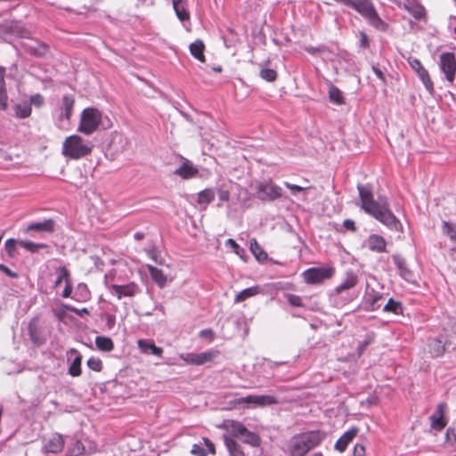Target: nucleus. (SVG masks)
<instances>
[{
    "instance_id": "nucleus-1",
    "label": "nucleus",
    "mask_w": 456,
    "mask_h": 456,
    "mask_svg": "<svg viewBox=\"0 0 456 456\" xmlns=\"http://www.w3.org/2000/svg\"><path fill=\"white\" fill-rule=\"evenodd\" d=\"M357 188L362 208L388 228L396 230L400 223L390 210L387 200L386 199L375 200L371 190L367 186L358 185Z\"/></svg>"
},
{
    "instance_id": "nucleus-2",
    "label": "nucleus",
    "mask_w": 456,
    "mask_h": 456,
    "mask_svg": "<svg viewBox=\"0 0 456 456\" xmlns=\"http://www.w3.org/2000/svg\"><path fill=\"white\" fill-rule=\"evenodd\" d=\"M324 437L325 434L320 430L297 435L290 440L289 452L291 456H305L311 449L318 446Z\"/></svg>"
},
{
    "instance_id": "nucleus-3",
    "label": "nucleus",
    "mask_w": 456,
    "mask_h": 456,
    "mask_svg": "<svg viewBox=\"0 0 456 456\" xmlns=\"http://www.w3.org/2000/svg\"><path fill=\"white\" fill-rule=\"evenodd\" d=\"M94 144L78 134H71L62 142L61 154L70 159H80L87 157L93 151Z\"/></svg>"
},
{
    "instance_id": "nucleus-4",
    "label": "nucleus",
    "mask_w": 456,
    "mask_h": 456,
    "mask_svg": "<svg viewBox=\"0 0 456 456\" xmlns=\"http://www.w3.org/2000/svg\"><path fill=\"white\" fill-rule=\"evenodd\" d=\"M279 402L276 397L267 395H249L228 402V410L263 408L265 406L277 404Z\"/></svg>"
},
{
    "instance_id": "nucleus-5",
    "label": "nucleus",
    "mask_w": 456,
    "mask_h": 456,
    "mask_svg": "<svg viewBox=\"0 0 456 456\" xmlns=\"http://www.w3.org/2000/svg\"><path fill=\"white\" fill-rule=\"evenodd\" d=\"M102 121V113L94 107H88L82 110L77 126V131L86 135H91L96 132Z\"/></svg>"
},
{
    "instance_id": "nucleus-6",
    "label": "nucleus",
    "mask_w": 456,
    "mask_h": 456,
    "mask_svg": "<svg viewBox=\"0 0 456 456\" xmlns=\"http://www.w3.org/2000/svg\"><path fill=\"white\" fill-rule=\"evenodd\" d=\"M439 68L446 81L453 85L456 79V56L453 53H442L439 56Z\"/></svg>"
},
{
    "instance_id": "nucleus-7",
    "label": "nucleus",
    "mask_w": 456,
    "mask_h": 456,
    "mask_svg": "<svg viewBox=\"0 0 456 456\" xmlns=\"http://www.w3.org/2000/svg\"><path fill=\"white\" fill-rule=\"evenodd\" d=\"M334 273V267H312L303 273V277L308 284H320L330 279Z\"/></svg>"
},
{
    "instance_id": "nucleus-8",
    "label": "nucleus",
    "mask_w": 456,
    "mask_h": 456,
    "mask_svg": "<svg viewBox=\"0 0 456 456\" xmlns=\"http://www.w3.org/2000/svg\"><path fill=\"white\" fill-rule=\"evenodd\" d=\"M282 195L281 188L272 181L262 182L256 187V196L263 201H273Z\"/></svg>"
},
{
    "instance_id": "nucleus-9",
    "label": "nucleus",
    "mask_w": 456,
    "mask_h": 456,
    "mask_svg": "<svg viewBox=\"0 0 456 456\" xmlns=\"http://www.w3.org/2000/svg\"><path fill=\"white\" fill-rule=\"evenodd\" d=\"M219 355V351L210 350L200 354L188 353L181 354L180 358L191 365H203L207 362H213Z\"/></svg>"
},
{
    "instance_id": "nucleus-10",
    "label": "nucleus",
    "mask_w": 456,
    "mask_h": 456,
    "mask_svg": "<svg viewBox=\"0 0 456 456\" xmlns=\"http://www.w3.org/2000/svg\"><path fill=\"white\" fill-rule=\"evenodd\" d=\"M408 62L411 68L418 74L419 79L423 83L426 90L433 95L435 93L434 83L429 76L428 71L424 68L419 60L416 58L409 59Z\"/></svg>"
},
{
    "instance_id": "nucleus-11",
    "label": "nucleus",
    "mask_w": 456,
    "mask_h": 456,
    "mask_svg": "<svg viewBox=\"0 0 456 456\" xmlns=\"http://www.w3.org/2000/svg\"><path fill=\"white\" fill-rule=\"evenodd\" d=\"M350 7L354 8L373 24H375L376 21L380 20L372 3L370 0L352 1Z\"/></svg>"
},
{
    "instance_id": "nucleus-12",
    "label": "nucleus",
    "mask_w": 456,
    "mask_h": 456,
    "mask_svg": "<svg viewBox=\"0 0 456 456\" xmlns=\"http://www.w3.org/2000/svg\"><path fill=\"white\" fill-rule=\"evenodd\" d=\"M76 104V100L74 95L72 94H65L61 98V105L59 107V116L58 120L60 122L67 121L69 122L72 115L73 110Z\"/></svg>"
},
{
    "instance_id": "nucleus-13",
    "label": "nucleus",
    "mask_w": 456,
    "mask_h": 456,
    "mask_svg": "<svg viewBox=\"0 0 456 456\" xmlns=\"http://www.w3.org/2000/svg\"><path fill=\"white\" fill-rule=\"evenodd\" d=\"M447 407L446 403H439L436 406V410L434 414L430 416V426L431 428L436 431L443 430L446 425L447 420L445 418V409Z\"/></svg>"
},
{
    "instance_id": "nucleus-14",
    "label": "nucleus",
    "mask_w": 456,
    "mask_h": 456,
    "mask_svg": "<svg viewBox=\"0 0 456 456\" xmlns=\"http://www.w3.org/2000/svg\"><path fill=\"white\" fill-rule=\"evenodd\" d=\"M28 335L30 340L35 346H42L45 343L46 338L42 327L39 325L38 319L34 318L28 323Z\"/></svg>"
},
{
    "instance_id": "nucleus-15",
    "label": "nucleus",
    "mask_w": 456,
    "mask_h": 456,
    "mask_svg": "<svg viewBox=\"0 0 456 456\" xmlns=\"http://www.w3.org/2000/svg\"><path fill=\"white\" fill-rule=\"evenodd\" d=\"M65 445L64 439L60 434L53 435L45 444L43 452L45 453H60Z\"/></svg>"
},
{
    "instance_id": "nucleus-16",
    "label": "nucleus",
    "mask_w": 456,
    "mask_h": 456,
    "mask_svg": "<svg viewBox=\"0 0 456 456\" xmlns=\"http://www.w3.org/2000/svg\"><path fill=\"white\" fill-rule=\"evenodd\" d=\"M139 290L138 285L134 282H130L126 285H111L110 291L118 299L125 297H134Z\"/></svg>"
},
{
    "instance_id": "nucleus-17",
    "label": "nucleus",
    "mask_w": 456,
    "mask_h": 456,
    "mask_svg": "<svg viewBox=\"0 0 456 456\" xmlns=\"http://www.w3.org/2000/svg\"><path fill=\"white\" fill-rule=\"evenodd\" d=\"M365 245L369 250L376 253L387 252V241L379 234H371L365 240Z\"/></svg>"
},
{
    "instance_id": "nucleus-18",
    "label": "nucleus",
    "mask_w": 456,
    "mask_h": 456,
    "mask_svg": "<svg viewBox=\"0 0 456 456\" xmlns=\"http://www.w3.org/2000/svg\"><path fill=\"white\" fill-rule=\"evenodd\" d=\"M174 174L182 179L188 180L198 175L199 169L188 159L175 170Z\"/></svg>"
},
{
    "instance_id": "nucleus-19",
    "label": "nucleus",
    "mask_w": 456,
    "mask_h": 456,
    "mask_svg": "<svg viewBox=\"0 0 456 456\" xmlns=\"http://www.w3.org/2000/svg\"><path fill=\"white\" fill-rule=\"evenodd\" d=\"M358 433L359 428L357 427L351 428L338 439L335 444V449L339 452H344L347 448V445L353 441Z\"/></svg>"
},
{
    "instance_id": "nucleus-20",
    "label": "nucleus",
    "mask_w": 456,
    "mask_h": 456,
    "mask_svg": "<svg viewBox=\"0 0 456 456\" xmlns=\"http://www.w3.org/2000/svg\"><path fill=\"white\" fill-rule=\"evenodd\" d=\"M55 229V222L53 219H47L43 222L29 224L26 232H48L52 233Z\"/></svg>"
},
{
    "instance_id": "nucleus-21",
    "label": "nucleus",
    "mask_w": 456,
    "mask_h": 456,
    "mask_svg": "<svg viewBox=\"0 0 456 456\" xmlns=\"http://www.w3.org/2000/svg\"><path fill=\"white\" fill-rule=\"evenodd\" d=\"M222 428L226 430L233 437L239 438L240 436H243L247 428L238 420L228 419L223 423Z\"/></svg>"
},
{
    "instance_id": "nucleus-22",
    "label": "nucleus",
    "mask_w": 456,
    "mask_h": 456,
    "mask_svg": "<svg viewBox=\"0 0 456 456\" xmlns=\"http://www.w3.org/2000/svg\"><path fill=\"white\" fill-rule=\"evenodd\" d=\"M403 8L409 12L416 20H422L426 18L425 7L417 1H406L403 4Z\"/></svg>"
},
{
    "instance_id": "nucleus-23",
    "label": "nucleus",
    "mask_w": 456,
    "mask_h": 456,
    "mask_svg": "<svg viewBox=\"0 0 456 456\" xmlns=\"http://www.w3.org/2000/svg\"><path fill=\"white\" fill-rule=\"evenodd\" d=\"M138 347L143 354H151L160 357L163 354V349L157 346L153 341L149 339H139L137 341Z\"/></svg>"
},
{
    "instance_id": "nucleus-24",
    "label": "nucleus",
    "mask_w": 456,
    "mask_h": 456,
    "mask_svg": "<svg viewBox=\"0 0 456 456\" xmlns=\"http://www.w3.org/2000/svg\"><path fill=\"white\" fill-rule=\"evenodd\" d=\"M68 354H76L72 363L69 368V374L72 377H79L82 373L81 363H82V355L75 348H71L68 351Z\"/></svg>"
},
{
    "instance_id": "nucleus-25",
    "label": "nucleus",
    "mask_w": 456,
    "mask_h": 456,
    "mask_svg": "<svg viewBox=\"0 0 456 456\" xmlns=\"http://www.w3.org/2000/svg\"><path fill=\"white\" fill-rule=\"evenodd\" d=\"M223 438L230 456H246L242 447L233 437L224 435Z\"/></svg>"
},
{
    "instance_id": "nucleus-26",
    "label": "nucleus",
    "mask_w": 456,
    "mask_h": 456,
    "mask_svg": "<svg viewBox=\"0 0 456 456\" xmlns=\"http://www.w3.org/2000/svg\"><path fill=\"white\" fill-rule=\"evenodd\" d=\"M394 263L396 265V267L399 270L400 276L404 279L405 281H410L413 278V273L411 270L408 269L406 266L405 260L401 257L400 256H393Z\"/></svg>"
},
{
    "instance_id": "nucleus-27",
    "label": "nucleus",
    "mask_w": 456,
    "mask_h": 456,
    "mask_svg": "<svg viewBox=\"0 0 456 456\" xmlns=\"http://www.w3.org/2000/svg\"><path fill=\"white\" fill-rule=\"evenodd\" d=\"M173 8L177 18L181 21H185L190 20V12L187 10V5L185 0H173Z\"/></svg>"
},
{
    "instance_id": "nucleus-28",
    "label": "nucleus",
    "mask_w": 456,
    "mask_h": 456,
    "mask_svg": "<svg viewBox=\"0 0 456 456\" xmlns=\"http://www.w3.org/2000/svg\"><path fill=\"white\" fill-rule=\"evenodd\" d=\"M204 51L205 45L202 40L198 39L190 45L191 54L200 62L206 61Z\"/></svg>"
},
{
    "instance_id": "nucleus-29",
    "label": "nucleus",
    "mask_w": 456,
    "mask_h": 456,
    "mask_svg": "<svg viewBox=\"0 0 456 456\" xmlns=\"http://www.w3.org/2000/svg\"><path fill=\"white\" fill-rule=\"evenodd\" d=\"M261 289L259 286H252L241 290L239 294L236 295L234 298L235 303H241L247 300L249 297H255L260 294Z\"/></svg>"
},
{
    "instance_id": "nucleus-30",
    "label": "nucleus",
    "mask_w": 456,
    "mask_h": 456,
    "mask_svg": "<svg viewBox=\"0 0 456 456\" xmlns=\"http://www.w3.org/2000/svg\"><path fill=\"white\" fill-rule=\"evenodd\" d=\"M239 438H240L244 444H248L253 447H258L261 444L260 436L248 428L245 429L243 436H240Z\"/></svg>"
},
{
    "instance_id": "nucleus-31",
    "label": "nucleus",
    "mask_w": 456,
    "mask_h": 456,
    "mask_svg": "<svg viewBox=\"0 0 456 456\" xmlns=\"http://www.w3.org/2000/svg\"><path fill=\"white\" fill-rule=\"evenodd\" d=\"M96 347L102 352H110L114 348V342L110 338L98 336L95 338Z\"/></svg>"
},
{
    "instance_id": "nucleus-32",
    "label": "nucleus",
    "mask_w": 456,
    "mask_h": 456,
    "mask_svg": "<svg viewBox=\"0 0 456 456\" xmlns=\"http://www.w3.org/2000/svg\"><path fill=\"white\" fill-rule=\"evenodd\" d=\"M215 200V191L211 188H207L198 193L197 202L205 207Z\"/></svg>"
},
{
    "instance_id": "nucleus-33",
    "label": "nucleus",
    "mask_w": 456,
    "mask_h": 456,
    "mask_svg": "<svg viewBox=\"0 0 456 456\" xmlns=\"http://www.w3.org/2000/svg\"><path fill=\"white\" fill-rule=\"evenodd\" d=\"M428 347L433 357L442 356L445 352V344L439 338L434 339Z\"/></svg>"
},
{
    "instance_id": "nucleus-34",
    "label": "nucleus",
    "mask_w": 456,
    "mask_h": 456,
    "mask_svg": "<svg viewBox=\"0 0 456 456\" xmlns=\"http://www.w3.org/2000/svg\"><path fill=\"white\" fill-rule=\"evenodd\" d=\"M250 250L258 261H265L268 257L267 253L262 248L256 239L250 240Z\"/></svg>"
},
{
    "instance_id": "nucleus-35",
    "label": "nucleus",
    "mask_w": 456,
    "mask_h": 456,
    "mask_svg": "<svg viewBox=\"0 0 456 456\" xmlns=\"http://www.w3.org/2000/svg\"><path fill=\"white\" fill-rule=\"evenodd\" d=\"M357 282L358 279L356 275L350 273L346 276L344 281L336 288V292L339 294L344 290L350 289L354 288Z\"/></svg>"
},
{
    "instance_id": "nucleus-36",
    "label": "nucleus",
    "mask_w": 456,
    "mask_h": 456,
    "mask_svg": "<svg viewBox=\"0 0 456 456\" xmlns=\"http://www.w3.org/2000/svg\"><path fill=\"white\" fill-rule=\"evenodd\" d=\"M149 272H150V274H151V277L152 278V280L159 286V287H164L167 283V277L166 275L164 274V273L162 272V270L157 268V267H153V266H150L149 268Z\"/></svg>"
},
{
    "instance_id": "nucleus-37",
    "label": "nucleus",
    "mask_w": 456,
    "mask_h": 456,
    "mask_svg": "<svg viewBox=\"0 0 456 456\" xmlns=\"http://www.w3.org/2000/svg\"><path fill=\"white\" fill-rule=\"evenodd\" d=\"M329 98L330 102L336 104L341 105L345 103L342 92L334 85H330L329 87Z\"/></svg>"
},
{
    "instance_id": "nucleus-38",
    "label": "nucleus",
    "mask_w": 456,
    "mask_h": 456,
    "mask_svg": "<svg viewBox=\"0 0 456 456\" xmlns=\"http://www.w3.org/2000/svg\"><path fill=\"white\" fill-rule=\"evenodd\" d=\"M32 113V109L30 104L28 103H22V104H16L14 106V114L15 117L18 118H27L30 117Z\"/></svg>"
},
{
    "instance_id": "nucleus-39",
    "label": "nucleus",
    "mask_w": 456,
    "mask_h": 456,
    "mask_svg": "<svg viewBox=\"0 0 456 456\" xmlns=\"http://www.w3.org/2000/svg\"><path fill=\"white\" fill-rule=\"evenodd\" d=\"M86 452V447L80 440L74 441L69 448V456H83Z\"/></svg>"
},
{
    "instance_id": "nucleus-40",
    "label": "nucleus",
    "mask_w": 456,
    "mask_h": 456,
    "mask_svg": "<svg viewBox=\"0 0 456 456\" xmlns=\"http://www.w3.org/2000/svg\"><path fill=\"white\" fill-rule=\"evenodd\" d=\"M19 245L32 253H36L39 249L47 248V245L45 243H35L28 240H20Z\"/></svg>"
},
{
    "instance_id": "nucleus-41",
    "label": "nucleus",
    "mask_w": 456,
    "mask_h": 456,
    "mask_svg": "<svg viewBox=\"0 0 456 456\" xmlns=\"http://www.w3.org/2000/svg\"><path fill=\"white\" fill-rule=\"evenodd\" d=\"M49 51V46L45 43H38L36 46H29L28 52L35 56H44Z\"/></svg>"
},
{
    "instance_id": "nucleus-42",
    "label": "nucleus",
    "mask_w": 456,
    "mask_h": 456,
    "mask_svg": "<svg viewBox=\"0 0 456 456\" xmlns=\"http://www.w3.org/2000/svg\"><path fill=\"white\" fill-rule=\"evenodd\" d=\"M59 273V276L54 282V287H58L62 281L67 282V281H70V273L65 266H61L57 269Z\"/></svg>"
},
{
    "instance_id": "nucleus-43",
    "label": "nucleus",
    "mask_w": 456,
    "mask_h": 456,
    "mask_svg": "<svg viewBox=\"0 0 456 456\" xmlns=\"http://www.w3.org/2000/svg\"><path fill=\"white\" fill-rule=\"evenodd\" d=\"M306 182V185L305 186H300V185H297V184H292V183H289L288 182H285L284 183V185L291 191L292 194L293 195H296L297 192H301V191H307V190H311L314 188V186H312L309 183V181H305Z\"/></svg>"
},
{
    "instance_id": "nucleus-44",
    "label": "nucleus",
    "mask_w": 456,
    "mask_h": 456,
    "mask_svg": "<svg viewBox=\"0 0 456 456\" xmlns=\"http://www.w3.org/2000/svg\"><path fill=\"white\" fill-rule=\"evenodd\" d=\"M382 298V296L379 293L373 291V293L368 294L367 300L370 304L368 309L370 311H375L379 307L378 302Z\"/></svg>"
},
{
    "instance_id": "nucleus-45",
    "label": "nucleus",
    "mask_w": 456,
    "mask_h": 456,
    "mask_svg": "<svg viewBox=\"0 0 456 456\" xmlns=\"http://www.w3.org/2000/svg\"><path fill=\"white\" fill-rule=\"evenodd\" d=\"M443 231L452 241L456 242V226L450 222H444Z\"/></svg>"
},
{
    "instance_id": "nucleus-46",
    "label": "nucleus",
    "mask_w": 456,
    "mask_h": 456,
    "mask_svg": "<svg viewBox=\"0 0 456 456\" xmlns=\"http://www.w3.org/2000/svg\"><path fill=\"white\" fill-rule=\"evenodd\" d=\"M260 77L267 82H274L277 79L278 74L275 69H263L260 71Z\"/></svg>"
},
{
    "instance_id": "nucleus-47",
    "label": "nucleus",
    "mask_w": 456,
    "mask_h": 456,
    "mask_svg": "<svg viewBox=\"0 0 456 456\" xmlns=\"http://www.w3.org/2000/svg\"><path fill=\"white\" fill-rule=\"evenodd\" d=\"M399 310H401V303L395 301L393 298H390L386 305L384 306L385 312H390L393 314H398Z\"/></svg>"
},
{
    "instance_id": "nucleus-48",
    "label": "nucleus",
    "mask_w": 456,
    "mask_h": 456,
    "mask_svg": "<svg viewBox=\"0 0 456 456\" xmlns=\"http://www.w3.org/2000/svg\"><path fill=\"white\" fill-rule=\"evenodd\" d=\"M87 366L94 371H101L102 370V362L99 358L91 357L87 360Z\"/></svg>"
},
{
    "instance_id": "nucleus-49",
    "label": "nucleus",
    "mask_w": 456,
    "mask_h": 456,
    "mask_svg": "<svg viewBox=\"0 0 456 456\" xmlns=\"http://www.w3.org/2000/svg\"><path fill=\"white\" fill-rule=\"evenodd\" d=\"M285 297L289 305L296 307L303 306L302 299L299 296L294 294H286Z\"/></svg>"
},
{
    "instance_id": "nucleus-50",
    "label": "nucleus",
    "mask_w": 456,
    "mask_h": 456,
    "mask_svg": "<svg viewBox=\"0 0 456 456\" xmlns=\"http://www.w3.org/2000/svg\"><path fill=\"white\" fill-rule=\"evenodd\" d=\"M17 243L14 239H8L5 241V249L9 256L12 257L15 255Z\"/></svg>"
},
{
    "instance_id": "nucleus-51",
    "label": "nucleus",
    "mask_w": 456,
    "mask_h": 456,
    "mask_svg": "<svg viewBox=\"0 0 456 456\" xmlns=\"http://www.w3.org/2000/svg\"><path fill=\"white\" fill-rule=\"evenodd\" d=\"M29 102L31 105L40 108L45 104V98L42 94H36L30 96Z\"/></svg>"
},
{
    "instance_id": "nucleus-52",
    "label": "nucleus",
    "mask_w": 456,
    "mask_h": 456,
    "mask_svg": "<svg viewBox=\"0 0 456 456\" xmlns=\"http://www.w3.org/2000/svg\"><path fill=\"white\" fill-rule=\"evenodd\" d=\"M8 107V95L6 88H0V111L5 110Z\"/></svg>"
},
{
    "instance_id": "nucleus-53",
    "label": "nucleus",
    "mask_w": 456,
    "mask_h": 456,
    "mask_svg": "<svg viewBox=\"0 0 456 456\" xmlns=\"http://www.w3.org/2000/svg\"><path fill=\"white\" fill-rule=\"evenodd\" d=\"M373 341V336H367L366 338L361 343V345L359 346L358 349H357V354L358 356L360 357L363 352L365 351V349L367 348V346L369 345H370Z\"/></svg>"
},
{
    "instance_id": "nucleus-54",
    "label": "nucleus",
    "mask_w": 456,
    "mask_h": 456,
    "mask_svg": "<svg viewBox=\"0 0 456 456\" xmlns=\"http://www.w3.org/2000/svg\"><path fill=\"white\" fill-rule=\"evenodd\" d=\"M191 453L194 456H207L206 450L200 444H194L191 447Z\"/></svg>"
},
{
    "instance_id": "nucleus-55",
    "label": "nucleus",
    "mask_w": 456,
    "mask_h": 456,
    "mask_svg": "<svg viewBox=\"0 0 456 456\" xmlns=\"http://www.w3.org/2000/svg\"><path fill=\"white\" fill-rule=\"evenodd\" d=\"M65 309L71 312V313H74L79 316H83L84 314H89V311L87 308H82V309H77L74 306H71V305H64Z\"/></svg>"
},
{
    "instance_id": "nucleus-56",
    "label": "nucleus",
    "mask_w": 456,
    "mask_h": 456,
    "mask_svg": "<svg viewBox=\"0 0 456 456\" xmlns=\"http://www.w3.org/2000/svg\"><path fill=\"white\" fill-rule=\"evenodd\" d=\"M360 47L362 49H367L370 46V41L367 34L364 31H360Z\"/></svg>"
},
{
    "instance_id": "nucleus-57",
    "label": "nucleus",
    "mask_w": 456,
    "mask_h": 456,
    "mask_svg": "<svg viewBox=\"0 0 456 456\" xmlns=\"http://www.w3.org/2000/svg\"><path fill=\"white\" fill-rule=\"evenodd\" d=\"M72 290H73V287H72V282H71V280L70 281H67V282L65 283V288L62 291V294L61 296L65 298L70 297L71 293H72Z\"/></svg>"
},
{
    "instance_id": "nucleus-58",
    "label": "nucleus",
    "mask_w": 456,
    "mask_h": 456,
    "mask_svg": "<svg viewBox=\"0 0 456 456\" xmlns=\"http://www.w3.org/2000/svg\"><path fill=\"white\" fill-rule=\"evenodd\" d=\"M203 442H204V444L206 445V447L208 448V451L210 454L212 455H215L216 453V446L215 444L212 443L211 440H209L208 438L207 437H204L203 438Z\"/></svg>"
},
{
    "instance_id": "nucleus-59",
    "label": "nucleus",
    "mask_w": 456,
    "mask_h": 456,
    "mask_svg": "<svg viewBox=\"0 0 456 456\" xmlns=\"http://www.w3.org/2000/svg\"><path fill=\"white\" fill-rule=\"evenodd\" d=\"M354 456H365V447L361 444H356L353 451Z\"/></svg>"
},
{
    "instance_id": "nucleus-60",
    "label": "nucleus",
    "mask_w": 456,
    "mask_h": 456,
    "mask_svg": "<svg viewBox=\"0 0 456 456\" xmlns=\"http://www.w3.org/2000/svg\"><path fill=\"white\" fill-rule=\"evenodd\" d=\"M343 226L344 228L346 230V231H350L352 232H354L356 231V226H355V224L353 220L351 219H346L344 222H343Z\"/></svg>"
},
{
    "instance_id": "nucleus-61",
    "label": "nucleus",
    "mask_w": 456,
    "mask_h": 456,
    "mask_svg": "<svg viewBox=\"0 0 456 456\" xmlns=\"http://www.w3.org/2000/svg\"><path fill=\"white\" fill-rule=\"evenodd\" d=\"M0 271H2L4 273H5L7 276L11 278H17L18 273L12 271L10 268H8L6 265L0 264Z\"/></svg>"
},
{
    "instance_id": "nucleus-62",
    "label": "nucleus",
    "mask_w": 456,
    "mask_h": 456,
    "mask_svg": "<svg viewBox=\"0 0 456 456\" xmlns=\"http://www.w3.org/2000/svg\"><path fill=\"white\" fill-rule=\"evenodd\" d=\"M200 336L201 338H208L210 340H214V338H215V334H214L213 330L210 329H206V330H201L200 333Z\"/></svg>"
},
{
    "instance_id": "nucleus-63",
    "label": "nucleus",
    "mask_w": 456,
    "mask_h": 456,
    "mask_svg": "<svg viewBox=\"0 0 456 456\" xmlns=\"http://www.w3.org/2000/svg\"><path fill=\"white\" fill-rule=\"evenodd\" d=\"M217 193L221 201H228L230 200V192L227 190H218Z\"/></svg>"
},
{
    "instance_id": "nucleus-64",
    "label": "nucleus",
    "mask_w": 456,
    "mask_h": 456,
    "mask_svg": "<svg viewBox=\"0 0 456 456\" xmlns=\"http://www.w3.org/2000/svg\"><path fill=\"white\" fill-rule=\"evenodd\" d=\"M446 436L447 437L452 436V439L456 442V423L454 424V426L452 428H451L447 430Z\"/></svg>"
}]
</instances>
